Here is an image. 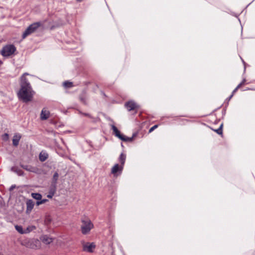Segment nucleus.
Segmentation results:
<instances>
[{
    "label": "nucleus",
    "instance_id": "obj_2",
    "mask_svg": "<svg viewBox=\"0 0 255 255\" xmlns=\"http://www.w3.org/2000/svg\"><path fill=\"white\" fill-rule=\"evenodd\" d=\"M126 159V155L124 153H122L119 158V161L121 165L116 164L111 169V173L114 174L115 176L118 175L122 173L123 169V166L125 164Z\"/></svg>",
    "mask_w": 255,
    "mask_h": 255
},
{
    "label": "nucleus",
    "instance_id": "obj_20",
    "mask_svg": "<svg viewBox=\"0 0 255 255\" xmlns=\"http://www.w3.org/2000/svg\"><path fill=\"white\" fill-rule=\"evenodd\" d=\"M36 227L34 226H30L24 229V234H27L35 230Z\"/></svg>",
    "mask_w": 255,
    "mask_h": 255
},
{
    "label": "nucleus",
    "instance_id": "obj_25",
    "mask_svg": "<svg viewBox=\"0 0 255 255\" xmlns=\"http://www.w3.org/2000/svg\"><path fill=\"white\" fill-rule=\"evenodd\" d=\"M223 124H221L219 128L215 130V131L219 134L221 135L223 133L222 131Z\"/></svg>",
    "mask_w": 255,
    "mask_h": 255
},
{
    "label": "nucleus",
    "instance_id": "obj_23",
    "mask_svg": "<svg viewBox=\"0 0 255 255\" xmlns=\"http://www.w3.org/2000/svg\"><path fill=\"white\" fill-rule=\"evenodd\" d=\"M59 177V174L57 172H55L52 178V183H55V184H57V181L58 180Z\"/></svg>",
    "mask_w": 255,
    "mask_h": 255
},
{
    "label": "nucleus",
    "instance_id": "obj_31",
    "mask_svg": "<svg viewBox=\"0 0 255 255\" xmlns=\"http://www.w3.org/2000/svg\"><path fill=\"white\" fill-rule=\"evenodd\" d=\"M40 200L41 202V204H44L48 201L47 199H41Z\"/></svg>",
    "mask_w": 255,
    "mask_h": 255
},
{
    "label": "nucleus",
    "instance_id": "obj_26",
    "mask_svg": "<svg viewBox=\"0 0 255 255\" xmlns=\"http://www.w3.org/2000/svg\"><path fill=\"white\" fill-rule=\"evenodd\" d=\"M158 127V125H155L154 126H153V127H152L149 130V132L150 133L151 132H152L155 129H156Z\"/></svg>",
    "mask_w": 255,
    "mask_h": 255
},
{
    "label": "nucleus",
    "instance_id": "obj_17",
    "mask_svg": "<svg viewBox=\"0 0 255 255\" xmlns=\"http://www.w3.org/2000/svg\"><path fill=\"white\" fill-rule=\"evenodd\" d=\"M48 154L46 152L42 151L39 154V160L42 162L45 161L48 158Z\"/></svg>",
    "mask_w": 255,
    "mask_h": 255
},
{
    "label": "nucleus",
    "instance_id": "obj_12",
    "mask_svg": "<svg viewBox=\"0 0 255 255\" xmlns=\"http://www.w3.org/2000/svg\"><path fill=\"white\" fill-rule=\"evenodd\" d=\"M26 212L27 213H29L34 207V203L32 200L29 199L26 201Z\"/></svg>",
    "mask_w": 255,
    "mask_h": 255
},
{
    "label": "nucleus",
    "instance_id": "obj_24",
    "mask_svg": "<svg viewBox=\"0 0 255 255\" xmlns=\"http://www.w3.org/2000/svg\"><path fill=\"white\" fill-rule=\"evenodd\" d=\"M63 86L65 88H69L72 87L73 86V84L72 82L69 81H65L63 84Z\"/></svg>",
    "mask_w": 255,
    "mask_h": 255
},
{
    "label": "nucleus",
    "instance_id": "obj_35",
    "mask_svg": "<svg viewBox=\"0 0 255 255\" xmlns=\"http://www.w3.org/2000/svg\"><path fill=\"white\" fill-rule=\"evenodd\" d=\"M233 95H233V94H232V95L229 97V100H230V99L232 98V97L233 96Z\"/></svg>",
    "mask_w": 255,
    "mask_h": 255
},
{
    "label": "nucleus",
    "instance_id": "obj_27",
    "mask_svg": "<svg viewBox=\"0 0 255 255\" xmlns=\"http://www.w3.org/2000/svg\"><path fill=\"white\" fill-rule=\"evenodd\" d=\"M246 80L245 79H243L241 83H240L238 86L241 88L242 86L245 85Z\"/></svg>",
    "mask_w": 255,
    "mask_h": 255
},
{
    "label": "nucleus",
    "instance_id": "obj_32",
    "mask_svg": "<svg viewBox=\"0 0 255 255\" xmlns=\"http://www.w3.org/2000/svg\"><path fill=\"white\" fill-rule=\"evenodd\" d=\"M15 187L16 186L15 185H11L9 188V190L12 191L15 188Z\"/></svg>",
    "mask_w": 255,
    "mask_h": 255
},
{
    "label": "nucleus",
    "instance_id": "obj_6",
    "mask_svg": "<svg viewBox=\"0 0 255 255\" xmlns=\"http://www.w3.org/2000/svg\"><path fill=\"white\" fill-rule=\"evenodd\" d=\"M15 51L16 48L13 45H6L2 48L1 54L4 57H8L13 54Z\"/></svg>",
    "mask_w": 255,
    "mask_h": 255
},
{
    "label": "nucleus",
    "instance_id": "obj_13",
    "mask_svg": "<svg viewBox=\"0 0 255 255\" xmlns=\"http://www.w3.org/2000/svg\"><path fill=\"white\" fill-rule=\"evenodd\" d=\"M21 138V136L19 133L15 134L12 139V144L14 146H17L18 145L19 141Z\"/></svg>",
    "mask_w": 255,
    "mask_h": 255
},
{
    "label": "nucleus",
    "instance_id": "obj_28",
    "mask_svg": "<svg viewBox=\"0 0 255 255\" xmlns=\"http://www.w3.org/2000/svg\"><path fill=\"white\" fill-rule=\"evenodd\" d=\"M54 193H51V192L49 191V193L47 195V197L48 198H52V197L54 196Z\"/></svg>",
    "mask_w": 255,
    "mask_h": 255
},
{
    "label": "nucleus",
    "instance_id": "obj_5",
    "mask_svg": "<svg viewBox=\"0 0 255 255\" xmlns=\"http://www.w3.org/2000/svg\"><path fill=\"white\" fill-rule=\"evenodd\" d=\"M94 227V225L91 220L88 219L82 220L81 226V232L84 235L88 234Z\"/></svg>",
    "mask_w": 255,
    "mask_h": 255
},
{
    "label": "nucleus",
    "instance_id": "obj_19",
    "mask_svg": "<svg viewBox=\"0 0 255 255\" xmlns=\"http://www.w3.org/2000/svg\"><path fill=\"white\" fill-rule=\"evenodd\" d=\"M31 197L37 200H40L42 199V195L38 193H31Z\"/></svg>",
    "mask_w": 255,
    "mask_h": 255
},
{
    "label": "nucleus",
    "instance_id": "obj_33",
    "mask_svg": "<svg viewBox=\"0 0 255 255\" xmlns=\"http://www.w3.org/2000/svg\"><path fill=\"white\" fill-rule=\"evenodd\" d=\"M41 204V200H37V201L36 202V205L37 206H39Z\"/></svg>",
    "mask_w": 255,
    "mask_h": 255
},
{
    "label": "nucleus",
    "instance_id": "obj_18",
    "mask_svg": "<svg viewBox=\"0 0 255 255\" xmlns=\"http://www.w3.org/2000/svg\"><path fill=\"white\" fill-rule=\"evenodd\" d=\"M11 170L16 172L19 176H23L24 175L23 171L18 168L12 167Z\"/></svg>",
    "mask_w": 255,
    "mask_h": 255
},
{
    "label": "nucleus",
    "instance_id": "obj_15",
    "mask_svg": "<svg viewBox=\"0 0 255 255\" xmlns=\"http://www.w3.org/2000/svg\"><path fill=\"white\" fill-rule=\"evenodd\" d=\"M112 129L113 130L114 134H115L116 136L121 139L123 134L121 133L120 130H119L114 125H112Z\"/></svg>",
    "mask_w": 255,
    "mask_h": 255
},
{
    "label": "nucleus",
    "instance_id": "obj_29",
    "mask_svg": "<svg viewBox=\"0 0 255 255\" xmlns=\"http://www.w3.org/2000/svg\"><path fill=\"white\" fill-rule=\"evenodd\" d=\"M81 114H82L84 116H86L89 118H92V117L91 116V115H90V114H89L88 113H81Z\"/></svg>",
    "mask_w": 255,
    "mask_h": 255
},
{
    "label": "nucleus",
    "instance_id": "obj_21",
    "mask_svg": "<svg viewBox=\"0 0 255 255\" xmlns=\"http://www.w3.org/2000/svg\"><path fill=\"white\" fill-rule=\"evenodd\" d=\"M57 184H55V183H51V185L50 186L49 191L51 192V193L55 194L56 191V187Z\"/></svg>",
    "mask_w": 255,
    "mask_h": 255
},
{
    "label": "nucleus",
    "instance_id": "obj_22",
    "mask_svg": "<svg viewBox=\"0 0 255 255\" xmlns=\"http://www.w3.org/2000/svg\"><path fill=\"white\" fill-rule=\"evenodd\" d=\"M15 228L16 230L19 233L21 234H24V229L23 230L22 226L16 225L15 226Z\"/></svg>",
    "mask_w": 255,
    "mask_h": 255
},
{
    "label": "nucleus",
    "instance_id": "obj_4",
    "mask_svg": "<svg viewBox=\"0 0 255 255\" xmlns=\"http://www.w3.org/2000/svg\"><path fill=\"white\" fill-rule=\"evenodd\" d=\"M42 25V24L40 22H36L30 24L23 33L22 35V38L24 39L28 35L35 32Z\"/></svg>",
    "mask_w": 255,
    "mask_h": 255
},
{
    "label": "nucleus",
    "instance_id": "obj_1",
    "mask_svg": "<svg viewBox=\"0 0 255 255\" xmlns=\"http://www.w3.org/2000/svg\"><path fill=\"white\" fill-rule=\"evenodd\" d=\"M27 73H24L20 78V89L17 93L18 98L24 102L31 101L34 92L28 79L25 77Z\"/></svg>",
    "mask_w": 255,
    "mask_h": 255
},
{
    "label": "nucleus",
    "instance_id": "obj_11",
    "mask_svg": "<svg viewBox=\"0 0 255 255\" xmlns=\"http://www.w3.org/2000/svg\"><path fill=\"white\" fill-rule=\"evenodd\" d=\"M80 101L83 103L84 105L87 104L88 96L86 91L84 90L82 91L81 94L79 96Z\"/></svg>",
    "mask_w": 255,
    "mask_h": 255
},
{
    "label": "nucleus",
    "instance_id": "obj_34",
    "mask_svg": "<svg viewBox=\"0 0 255 255\" xmlns=\"http://www.w3.org/2000/svg\"><path fill=\"white\" fill-rule=\"evenodd\" d=\"M3 136L7 138L8 136V134L7 133H4Z\"/></svg>",
    "mask_w": 255,
    "mask_h": 255
},
{
    "label": "nucleus",
    "instance_id": "obj_14",
    "mask_svg": "<svg viewBox=\"0 0 255 255\" xmlns=\"http://www.w3.org/2000/svg\"><path fill=\"white\" fill-rule=\"evenodd\" d=\"M41 241L44 244L48 245L53 242V239L47 235H44L40 238Z\"/></svg>",
    "mask_w": 255,
    "mask_h": 255
},
{
    "label": "nucleus",
    "instance_id": "obj_16",
    "mask_svg": "<svg viewBox=\"0 0 255 255\" xmlns=\"http://www.w3.org/2000/svg\"><path fill=\"white\" fill-rule=\"evenodd\" d=\"M136 136V133H133L132 135V136L131 137H128L126 136L125 135H123L120 139H121L123 141H126V142H131L133 140V139Z\"/></svg>",
    "mask_w": 255,
    "mask_h": 255
},
{
    "label": "nucleus",
    "instance_id": "obj_7",
    "mask_svg": "<svg viewBox=\"0 0 255 255\" xmlns=\"http://www.w3.org/2000/svg\"><path fill=\"white\" fill-rule=\"evenodd\" d=\"M125 106L128 111H135V113H136L137 111L139 109V106L133 101L126 102L125 104Z\"/></svg>",
    "mask_w": 255,
    "mask_h": 255
},
{
    "label": "nucleus",
    "instance_id": "obj_10",
    "mask_svg": "<svg viewBox=\"0 0 255 255\" xmlns=\"http://www.w3.org/2000/svg\"><path fill=\"white\" fill-rule=\"evenodd\" d=\"M50 116V112L46 108H43L40 114V119L41 120H46L48 119Z\"/></svg>",
    "mask_w": 255,
    "mask_h": 255
},
{
    "label": "nucleus",
    "instance_id": "obj_30",
    "mask_svg": "<svg viewBox=\"0 0 255 255\" xmlns=\"http://www.w3.org/2000/svg\"><path fill=\"white\" fill-rule=\"evenodd\" d=\"M240 87L238 85L237 87L233 90L232 94L234 95Z\"/></svg>",
    "mask_w": 255,
    "mask_h": 255
},
{
    "label": "nucleus",
    "instance_id": "obj_8",
    "mask_svg": "<svg viewBox=\"0 0 255 255\" xmlns=\"http://www.w3.org/2000/svg\"><path fill=\"white\" fill-rule=\"evenodd\" d=\"M20 166L23 169L29 172L35 173L38 174H40L42 173L41 169H39L36 167H33L28 165H21Z\"/></svg>",
    "mask_w": 255,
    "mask_h": 255
},
{
    "label": "nucleus",
    "instance_id": "obj_9",
    "mask_svg": "<svg viewBox=\"0 0 255 255\" xmlns=\"http://www.w3.org/2000/svg\"><path fill=\"white\" fill-rule=\"evenodd\" d=\"M83 250L85 252L92 253L93 250L95 248V245L94 243H82Z\"/></svg>",
    "mask_w": 255,
    "mask_h": 255
},
{
    "label": "nucleus",
    "instance_id": "obj_3",
    "mask_svg": "<svg viewBox=\"0 0 255 255\" xmlns=\"http://www.w3.org/2000/svg\"><path fill=\"white\" fill-rule=\"evenodd\" d=\"M22 245L26 248L37 250L41 247L40 241L36 239H26L22 241Z\"/></svg>",
    "mask_w": 255,
    "mask_h": 255
},
{
    "label": "nucleus",
    "instance_id": "obj_36",
    "mask_svg": "<svg viewBox=\"0 0 255 255\" xmlns=\"http://www.w3.org/2000/svg\"><path fill=\"white\" fill-rule=\"evenodd\" d=\"M78 1H82V0H77Z\"/></svg>",
    "mask_w": 255,
    "mask_h": 255
}]
</instances>
